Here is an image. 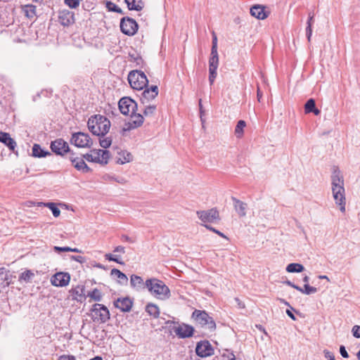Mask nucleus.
<instances>
[{
    "mask_svg": "<svg viewBox=\"0 0 360 360\" xmlns=\"http://www.w3.org/2000/svg\"><path fill=\"white\" fill-rule=\"evenodd\" d=\"M110 274L119 278V283L122 285H125L128 282L127 276L117 269H112Z\"/></svg>",
    "mask_w": 360,
    "mask_h": 360,
    "instance_id": "nucleus-33",
    "label": "nucleus"
},
{
    "mask_svg": "<svg viewBox=\"0 0 360 360\" xmlns=\"http://www.w3.org/2000/svg\"><path fill=\"white\" fill-rule=\"evenodd\" d=\"M246 126V123L244 120H239L235 128V134L238 138L242 137L243 134V129Z\"/></svg>",
    "mask_w": 360,
    "mask_h": 360,
    "instance_id": "nucleus-38",
    "label": "nucleus"
},
{
    "mask_svg": "<svg viewBox=\"0 0 360 360\" xmlns=\"http://www.w3.org/2000/svg\"><path fill=\"white\" fill-rule=\"evenodd\" d=\"M14 278L15 276L13 275L9 270L4 267L0 268V292L13 283Z\"/></svg>",
    "mask_w": 360,
    "mask_h": 360,
    "instance_id": "nucleus-16",
    "label": "nucleus"
},
{
    "mask_svg": "<svg viewBox=\"0 0 360 360\" xmlns=\"http://www.w3.org/2000/svg\"><path fill=\"white\" fill-rule=\"evenodd\" d=\"M250 14L259 20H264L267 18V13L264 11V7L261 5H255L250 8Z\"/></svg>",
    "mask_w": 360,
    "mask_h": 360,
    "instance_id": "nucleus-27",
    "label": "nucleus"
},
{
    "mask_svg": "<svg viewBox=\"0 0 360 360\" xmlns=\"http://www.w3.org/2000/svg\"><path fill=\"white\" fill-rule=\"evenodd\" d=\"M74 153H70V160L72 166L78 171L83 173H88L91 171L90 167L86 164L82 157H75Z\"/></svg>",
    "mask_w": 360,
    "mask_h": 360,
    "instance_id": "nucleus-17",
    "label": "nucleus"
},
{
    "mask_svg": "<svg viewBox=\"0 0 360 360\" xmlns=\"http://www.w3.org/2000/svg\"><path fill=\"white\" fill-rule=\"evenodd\" d=\"M304 112L306 114L313 112L315 115H319L321 111L316 108V103L314 98L309 99L304 104Z\"/></svg>",
    "mask_w": 360,
    "mask_h": 360,
    "instance_id": "nucleus-28",
    "label": "nucleus"
},
{
    "mask_svg": "<svg viewBox=\"0 0 360 360\" xmlns=\"http://www.w3.org/2000/svg\"><path fill=\"white\" fill-rule=\"evenodd\" d=\"M332 193L337 205L340 206L342 212H345L346 199L345 195L344 179L340 170L337 167H333L331 175Z\"/></svg>",
    "mask_w": 360,
    "mask_h": 360,
    "instance_id": "nucleus-1",
    "label": "nucleus"
},
{
    "mask_svg": "<svg viewBox=\"0 0 360 360\" xmlns=\"http://www.w3.org/2000/svg\"><path fill=\"white\" fill-rule=\"evenodd\" d=\"M139 28L135 20L129 17H124L120 20V30L122 32L127 36L134 35Z\"/></svg>",
    "mask_w": 360,
    "mask_h": 360,
    "instance_id": "nucleus-8",
    "label": "nucleus"
},
{
    "mask_svg": "<svg viewBox=\"0 0 360 360\" xmlns=\"http://www.w3.org/2000/svg\"><path fill=\"white\" fill-rule=\"evenodd\" d=\"M32 155L36 158H44L47 155H51V153L43 149L40 145L34 143L32 146Z\"/></svg>",
    "mask_w": 360,
    "mask_h": 360,
    "instance_id": "nucleus-29",
    "label": "nucleus"
},
{
    "mask_svg": "<svg viewBox=\"0 0 360 360\" xmlns=\"http://www.w3.org/2000/svg\"><path fill=\"white\" fill-rule=\"evenodd\" d=\"M118 105L121 113L124 115L133 114L137 109V103L129 97L122 98Z\"/></svg>",
    "mask_w": 360,
    "mask_h": 360,
    "instance_id": "nucleus-10",
    "label": "nucleus"
},
{
    "mask_svg": "<svg viewBox=\"0 0 360 360\" xmlns=\"http://www.w3.org/2000/svg\"><path fill=\"white\" fill-rule=\"evenodd\" d=\"M340 353L341 354V356L343 357V358H348L349 357V354L345 349V347L343 346V345H341L340 347Z\"/></svg>",
    "mask_w": 360,
    "mask_h": 360,
    "instance_id": "nucleus-52",
    "label": "nucleus"
},
{
    "mask_svg": "<svg viewBox=\"0 0 360 360\" xmlns=\"http://www.w3.org/2000/svg\"><path fill=\"white\" fill-rule=\"evenodd\" d=\"M122 240L123 241H125V242H129V243H134V240L133 239H131V238H129L128 236L127 235H122V237H121Z\"/></svg>",
    "mask_w": 360,
    "mask_h": 360,
    "instance_id": "nucleus-57",
    "label": "nucleus"
},
{
    "mask_svg": "<svg viewBox=\"0 0 360 360\" xmlns=\"http://www.w3.org/2000/svg\"><path fill=\"white\" fill-rule=\"evenodd\" d=\"M59 21L63 26H69L75 22V14L68 10H63L59 12Z\"/></svg>",
    "mask_w": 360,
    "mask_h": 360,
    "instance_id": "nucleus-21",
    "label": "nucleus"
},
{
    "mask_svg": "<svg viewBox=\"0 0 360 360\" xmlns=\"http://www.w3.org/2000/svg\"><path fill=\"white\" fill-rule=\"evenodd\" d=\"M100 146L103 148H108L112 143V139L110 137H106L99 139Z\"/></svg>",
    "mask_w": 360,
    "mask_h": 360,
    "instance_id": "nucleus-43",
    "label": "nucleus"
},
{
    "mask_svg": "<svg viewBox=\"0 0 360 360\" xmlns=\"http://www.w3.org/2000/svg\"><path fill=\"white\" fill-rule=\"evenodd\" d=\"M50 148L53 153L58 155H64L67 153H71L68 143L63 139H57L51 141Z\"/></svg>",
    "mask_w": 360,
    "mask_h": 360,
    "instance_id": "nucleus-12",
    "label": "nucleus"
},
{
    "mask_svg": "<svg viewBox=\"0 0 360 360\" xmlns=\"http://www.w3.org/2000/svg\"><path fill=\"white\" fill-rule=\"evenodd\" d=\"M286 314L289 317H290L292 320H296V318L295 315L292 314V312L290 309L286 310Z\"/></svg>",
    "mask_w": 360,
    "mask_h": 360,
    "instance_id": "nucleus-60",
    "label": "nucleus"
},
{
    "mask_svg": "<svg viewBox=\"0 0 360 360\" xmlns=\"http://www.w3.org/2000/svg\"><path fill=\"white\" fill-rule=\"evenodd\" d=\"M352 335L354 337H355L356 338H360V326H357V325L353 326V328L352 329Z\"/></svg>",
    "mask_w": 360,
    "mask_h": 360,
    "instance_id": "nucleus-49",
    "label": "nucleus"
},
{
    "mask_svg": "<svg viewBox=\"0 0 360 360\" xmlns=\"http://www.w3.org/2000/svg\"><path fill=\"white\" fill-rule=\"evenodd\" d=\"M131 160V155L130 153H127L126 157H124V162H130Z\"/></svg>",
    "mask_w": 360,
    "mask_h": 360,
    "instance_id": "nucleus-62",
    "label": "nucleus"
},
{
    "mask_svg": "<svg viewBox=\"0 0 360 360\" xmlns=\"http://www.w3.org/2000/svg\"><path fill=\"white\" fill-rule=\"evenodd\" d=\"M22 11L25 13V15L31 19L36 16V10L37 8L35 6L32 4H27L22 7Z\"/></svg>",
    "mask_w": 360,
    "mask_h": 360,
    "instance_id": "nucleus-32",
    "label": "nucleus"
},
{
    "mask_svg": "<svg viewBox=\"0 0 360 360\" xmlns=\"http://www.w3.org/2000/svg\"><path fill=\"white\" fill-rule=\"evenodd\" d=\"M110 126V120L99 114L91 116L87 122L89 131L98 136H104L109 131Z\"/></svg>",
    "mask_w": 360,
    "mask_h": 360,
    "instance_id": "nucleus-2",
    "label": "nucleus"
},
{
    "mask_svg": "<svg viewBox=\"0 0 360 360\" xmlns=\"http://www.w3.org/2000/svg\"><path fill=\"white\" fill-rule=\"evenodd\" d=\"M144 108L143 113L146 117L153 116L156 110V105L154 104H143Z\"/></svg>",
    "mask_w": 360,
    "mask_h": 360,
    "instance_id": "nucleus-37",
    "label": "nucleus"
},
{
    "mask_svg": "<svg viewBox=\"0 0 360 360\" xmlns=\"http://www.w3.org/2000/svg\"><path fill=\"white\" fill-rule=\"evenodd\" d=\"M83 159L86 160L88 162H96V161H99L98 158H94V154L91 152V153H86L82 155Z\"/></svg>",
    "mask_w": 360,
    "mask_h": 360,
    "instance_id": "nucleus-45",
    "label": "nucleus"
},
{
    "mask_svg": "<svg viewBox=\"0 0 360 360\" xmlns=\"http://www.w3.org/2000/svg\"><path fill=\"white\" fill-rule=\"evenodd\" d=\"M51 283L56 287H65L70 281V275L67 272H57L51 277Z\"/></svg>",
    "mask_w": 360,
    "mask_h": 360,
    "instance_id": "nucleus-13",
    "label": "nucleus"
},
{
    "mask_svg": "<svg viewBox=\"0 0 360 360\" xmlns=\"http://www.w3.org/2000/svg\"><path fill=\"white\" fill-rule=\"evenodd\" d=\"M70 141L78 148H90L93 144L89 135L84 132L72 134Z\"/></svg>",
    "mask_w": 360,
    "mask_h": 360,
    "instance_id": "nucleus-9",
    "label": "nucleus"
},
{
    "mask_svg": "<svg viewBox=\"0 0 360 360\" xmlns=\"http://www.w3.org/2000/svg\"><path fill=\"white\" fill-rule=\"evenodd\" d=\"M288 286H290L291 288H293L294 289H296L297 290H300V287L297 285H295L294 283L291 282L290 281H286L285 283Z\"/></svg>",
    "mask_w": 360,
    "mask_h": 360,
    "instance_id": "nucleus-55",
    "label": "nucleus"
},
{
    "mask_svg": "<svg viewBox=\"0 0 360 360\" xmlns=\"http://www.w3.org/2000/svg\"><path fill=\"white\" fill-rule=\"evenodd\" d=\"M128 81L134 89L142 90L148 84L145 73L141 70H132L128 75Z\"/></svg>",
    "mask_w": 360,
    "mask_h": 360,
    "instance_id": "nucleus-4",
    "label": "nucleus"
},
{
    "mask_svg": "<svg viewBox=\"0 0 360 360\" xmlns=\"http://www.w3.org/2000/svg\"><path fill=\"white\" fill-rule=\"evenodd\" d=\"M146 311L150 316H152L154 318H158L160 315L159 307L156 304L152 303H149L146 305Z\"/></svg>",
    "mask_w": 360,
    "mask_h": 360,
    "instance_id": "nucleus-34",
    "label": "nucleus"
},
{
    "mask_svg": "<svg viewBox=\"0 0 360 360\" xmlns=\"http://www.w3.org/2000/svg\"><path fill=\"white\" fill-rule=\"evenodd\" d=\"M313 22H314V15H311L309 14L308 20H307V26L306 27V35H307V39L309 41H310L311 37L312 34L311 27H312Z\"/></svg>",
    "mask_w": 360,
    "mask_h": 360,
    "instance_id": "nucleus-39",
    "label": "nucleus"
},
{
    "mask_svg": "<svg viewBox=\"0 0 360 360\" xmlns=\"http://www.w3.org/2000/svg\"><path fill=\"white\" fill-rule=\"evenodd\" d=\"M115 307L119 309L122 312H129L133 306V300L129 297L117 298L114 301Z\"/></svg>",
    "mask_w": 360,
    "mask_h": 360,
    "instance_id": "nucleus-19",
    "label": "nucleus"
},
{
    "mask_svg": "<svg viewBox=\"0 0 360 360\" xmlns=\"http://www.w3.org/2000/svg\"><path fill=\"white\" fill-rule=\"evenodd\" d=\"M44 206L49 207L55 217H58L60 214V210L56 207L54 202H39L38 206Z\"/></svg>",
    "mask_w": 360,
    "mask_h": 360,
    "instance_id": "nucleus-35",
    "label": "nucleus"
},
{
    "mask_svg": "<svg viewBox=\"0 0 360 360\" xmlns=\"http://www.w3.org/2000/svg\"><path fill=\"white\" fill-rule=\"evenodd\" d=\"M219 65V55L217 51H211L209 59V82L212 85L217 77V70Z\"/></svg>",
    "mask_w": 360,
    "mask_h": 360,
    "instance_id": "nucleus-11",
    "label": "nucleus"
},
{
    "mask_svg": "<svg viewBox=\"0 0 360 360\" xmlns=\"http://www.w3.org/2000/svg\"><path fill=\"white\" fill-rule=\"evenodd\" d=\"M199 107H200V120H201L202 122L203 123L204 122V120L202 119V115L204 113V111L202 110V103H201V99H200V101H199Z\"/></svg>",
    "mask_w": 360,
    "mask_h": 360,
    "instance_id": "nucleus-58",
    "label": "nucleus"
},
{
    "mask_svg": "<svg viewBox=\"0 0 360 360\" xmlns=\"http://www.w3.org/2000/svg\"><path fill=\"white\" fill-rule=\"evenodd\" d=\"M87 296L96 302H100L102 300V294L97 288H94L92 291L89 292Z\"/></svg>",
    "mask_w": 360,
    "mask_h": 360,
    "instance_id": "nucleus-40",
    "label": "nucleus"
},
{
    "mask_svg": "<svg viewBox=\"0 0 360 360\" xmlns=\"http://www.w3.org/2000/svg\"><path fill=\"white\" fill-rule=\"evenodd\" d=\"M198 218L202 221L203 224L207 223H214L219 221L220 217L219 211L217 208H212L207 210H199L196 212Z\"/></svg>",
    "mask_w": 360,
    "mask_h": 360,
    "instance_id": "nucleus-7",
    "label": "nucleus"
},
{
    "mask_svg": "<svg viewBox=\"0 0 360 360\" xmlns=\"http://www.w3.org/2000/svg\"><path fill=\"white\" fill-rule=\"evenodd\" d=\"M300 292L305 295H311L317 292V288L309 285L307 283L304 285V288L300 287V290H298Z\"/></svg>",
    "mask_w": 360,
    "mask_h": 360,
    "instance_id": "nucleus-41",
    "label": "nucleus"
},
{
    "mask_svg": "<svg viewBox=\"0 0 360 360\" xmlns=\"http://www.w3.org/2000/svg\"><path fill=\"white\" fill-rule=\"evenodd\" d=\"M105 257L106 259L109 260V261H113V262H115L118 264H123L124 262H121L119 260V259L116 257V256H114L112 255V254H105Z\"/></svg>",
    "mask_w": 360,
    "mask_h": 360,
    "instance_id": "nucleus-47",
    "label": "nucleus"
},
{
    "mask_svg": "<svg viewBox=\"0 0 360 360\" xmlns=\"http://www.w3.org/2000/svg\"><path fill=\"white\" fill-rule=\"evenodd\" d=\"M131 286L137 291H141L146 288V282L143 281V278L137 275H131L130 278Z\"/></svg>",
    "mask_w": 360,
    "mask_h": 360,
    "instance_id": "nucleus-25",
    "label": "nucleus"
},
{
    "mask_svg": "<svg viewBox=\"0 0 360 360\" xmlns=\"http://www.w3.org/2000/svg\"><path fill=\"white\" fill-rule=\"evenodd\" d=\"M211 51H217V37L214 32H212V43Z\"/></svg>",
    "mask_w": 360,
    "mask_h": 360,
    "instance_id": "nucleus-48",
    "label": "nucleus"
},
{
    "mask_svg": "<svg viewBox=\"0 0 360 360\" xmlns=\"http://www.w3.org/2000/svg\"><path fill=\"white\" fill-rule=\"evenodd\" d=\"M34 277V274L31 270H25V271L22 272L19 277H18V281L22 283H30Z\"/></svg>",
    "mask_w": 360,
    "mask_h": 360,
    "instance_id": "nucleus-31",
    "label": "nucleus"
},
{
    "mask_svg": "<svg viewBox=\"0 0 360 360\" xmlns=\"http://www.w3.org/2000/svg\"><path fill=\"white\" fill-rule=\"evenodd\" d=\"M105 7L109 11H112L121 14L123 13L122 10L112 1H107L105 2Z\"/></svg>",
    "mask_w": 360,
    "mask_h": 360,
    "instance_id": "nucleus-42",
    "label": "nucleus"
},
{
    "mask_svg": "<svg viewBox=\"0 0 360 360\" xmlns=\"http://www.w3.org/2000/svg\"><path fill=\"white\" fill-rule=\"evenodd\" d=\"M58 360H75V356L73 355H61Z\"/></svg>",
    "mask_w": 360,
    "mask_h": 360,
    "instance_id": "nucleus-54",
    "label": "nucleus"
},
{
    "mask_svg": "<svg viewBox=\"0 0 360 360\" xmlns=\"http://www.w3.org/2000/svg\"><path fill=\"white\" fill-rule=\"evenodd\" d=\"M235 301H236V303L238 304V305L239 308L243 309V308H244V307H245L244 304H243V303L240 300V299H239V298L236 297V298H235Z\"/></svg>",
    "mask_w": 360,
    "mask_h": 360,
    "instance_id": "nucleus-59",
    "label": "nucleus"
},
{
    "mask_svg": "<svg viewBox=\"0 0 360 360\" xmlns=\"http://www.w3.org/2000/svg\"><path fill=\"white\" fill-rule=\"evenodd\" d=\"M143 116L141 114L136 113V112L131 114L130 121L126 124V127H124L122 130V135H124V132L127 131L141 127L143 123Z\"/></svg>",
    "mask_w": 360,
    "mask_h": 360,
    "instance_id": "nucleus-15",
    "label": "nucleus"
},
{
    "mask_svg": "<svg viewBox=\"0 0 360 360\" xmlns=\"http://www.w3.org/2000/svg\"><path fill=\"white\" fill-rule=\"evenodd\" d=\"M64 3L70 8H76L79 5V1L77 0H64Z\"/></svg>",
    "mask_w": 360,
    "mask_h": 360,
    "instance_id": "nucleus-44",
    "label": "nucleus"
},
{
    "mask_svg": "<svg viewBox=\"0 0 360 360\" xmlns=\"http://www.w3.org/2000/svg\"><path fill=\"white\" fill-rule=\"evenodd\" d=\"M235 359H236L235 355L233 353H231L230 354V356H229V359L228 360H235Z\"/></svg>",
    "mask_w": 360,
    "mask_h": 360,
    "instance_id": "nucleus-64",
    "label": "nucleus"
},
{
    "mask_svg": "<svg viewBox=\"0 0 360 360\" xmlns=\"http://www.w3.org/2000/svg\"><path fill=\"white\" fill-rule=\"evenodd\" d=\"M146 286L152 295L160 299L166 300L170 296V290L165 283L158 278H152L146 281Z\"/></svg>",
    "mask_w": 360,
    "mask_h": 360,
    "instance_id": "nucleus-3",
    "label": "nucleus"
},
{
    "mask_svg": "<svg viewBox=\"0 0 360 360\" xmlns=\"http://www.w3.org/2000/svg\"><path fill=\"white\" fill-rule=\"evenodd\" d=\"M54 250L56 252H70V250H72V248L70 247H58L55 246Z\"/></svg>",
    "mask_w": 360,
    "mask_h": 360,
    "instance_id": "nucleus-50",
    "label": "nucleus"
},
{
    "mask_svg": "<svg viewBox=\"0 0 360 360\" xmlns=\"http://www.w3.org/2000/svg\"><path fill=\"white\" fill-rule=\"evenodd\" d=\"M234 208L240 217H243L246 215V210L248 208L247 203L237 199L235 197L231 198Z\"/></svg>",
    "mask_w": 360,
    "mask_h": 360,
    "instance_id": "nucleus-26",
    "label": "nucleus"
},
{
    "mask_svg": "<svg viewBox=\"0 0 360 360\" xmlns=\"http://www.w3.org/2000/svg\"><path fill=\"white\" fill-rule=\"evenodd\" d=\"M70 294L72 297V300L82 302L83 300H85L86 297L84 295V285H77L75 288H72L69 291Z\"/></svg>",
    "mask_w": 360,
    "mask_h": 360,
    "instance_id": "nucleus-23",
    "label": "nucleus"
},
{
    "mask_svg": "<svg viewBox=\"0 0 360 360\" xmlns=\"http://www.w3.org/2000/svg\"><path fill=\"white\" fill-rule=\"evenodd\" d=\"M91 152L94 154V158H98L99 161H96V163L101 165H106L110 158V153L106 150L94 149Z\"/></svg>",
    "mask_w": 360,
    "mask_h": 360,
    "instance_id": "nucleus-22",
    "label": "nucleus"
},
{
    "mask_svg": "<svg viewBox=\"0 0 360 360\" xmlns=\"http://www.w3.org/2000/svg\"><path fill=\"white\" fill-rule=\"evenodd\" d=\"M262 96V92L260 91L259 88L258 87V88H257V100H258V101H259V102H260V101H261Z\"/></svg>",
    "mask_w": 360,
    "mask_h": 360,
    "instance_id": "nucleus-61",
    "label": "nucleus"
},
{
    "mask_svg": "<svg viewBox=\"0 0 360 360\" xmlns=\"http://www.w3.org/2000/svg\"><path fill=\"white\" fill-rule=\"evenodd\" d=\"M203 226L208 230L217 233V235H219V236L222 237V238H226V236L223 233H221V231L215 229L214 227L211 226L210 225H208V224H203Z\"/></svg>",
    "mask_w": 360,
    "mask_h": 360,
    "instance_id": "nucleus-46",
    "label": "nucleus"
},
{
    "mask_svg": "<svg viewBox=\"0 0 360 360\" xmlns=\"http://www.w3.org/2000/svg\"><path fill=\"white\" fill-rule=\"evenodd\" d=\"M113 252H114L124 253V252H125L124 247L121 246V245L117 246V247L114 249Z\"/></svg>",
    "mask_w": 360,
    "mask_h": 360,
    "instance_id": "nucleus-56",
    "label": "nucleus"
},
{
    "mask_svg": "<svg viewBox=\"0 0 360 360\" xmlns=\"http://www.w3.org/2000/svg\"><path fill=\"white\" fill-rule=\"evenodd\" d=\"M174 332L179 338H190L193 335L194 328L191 326L187 324H182L177 327H174Z\"/></svg>",
    "mask_w": 360,
    "mask_h": 360,
    "instance_id": "nucleus-20",
    "label": "nucleus"
},
{
    "mask_svg": "<svg viewBox=\"0 0 360 360\" xmlns=\"http://www.w3.org/2000/svg\"><path fill=\"white\" fill-rule=\"evenodd\" d=\"M129 10L140 11L143 9L144 4L142 0H124Z\"/></svg>",
    "mask_w": 360,
    "mask_h": 360,
    "instance_id": "nucleus-30",
    "label": "nucleus"
},
{
    "mask_svg": "<svg viewBox=\"0 0 360 360\" xmlns=\"http://www.w3.org/2000/svg\"><path fill=\"white\" fill-rule=\"evenodd\" d=\"M304 269V266L298 263H290L286 267V271L289 273H300Z\"/></svg>",
    "mask_w": 360,
    "mask_h": 360,
    "instance_id": "nucleus-36",
    "label": "nucleus"
},
{
    "mask_svg": "<svg viewBox=\"0 0 360 360\" xmlns=\"http://www.w3.org/2000/svg\"><path fill=\"white\" fill-rule=\"evenodd\" d=\"M195 352L200 357H207L214 354V349L209 341L203 340L198 342Z\"/></svg>",
    "mask_w": 360,
    "mask_h": 360,
    "instance_id": "nucleus-14",
    "label": "nucleus"
},
{
    "mask_svg": "<svg viewBox=\"0 0 360 360\" xmlns=\"http://www.w3.org/2000/svg\"><path fill=\"white\" fill-rule=\"evenodd\" d=\"M0 142L4 143L11 151H14L16 147V142L6 132L0 131Z\"/></svg>",
    "mask_w": 360,
    "mask_h": 360,
    "instance_id": "nucleus-24",
    "label": "nucleus"
},
{
    "mask_svg": "<svg viewBox=\"0 0 360 360\" xmlns=\"http://www.w3.org/2000/svg\"><path fill=\"white\" fill-rule=\"evenodd\" d=\"M71 259L77 261L81 264L84 263L85 262V258L84 257H82L80 255H72L70 257Z\"/></svg>",
    "mask_w": 360,
    "mask_h": 360,
    "instance_id": "nucleus-51",
    "label": "nucleus"
},
{
    "mask_svg": "<svg viewBox=\"0 0 360 360\" xmlns=\"http://www.w3.org/2000/svg\"><path fill=\"white\" fill-rule=\"evenodd\" d=\"M158 95V88L156 85H153L149 89H145L140 98L141 104H148L150 102L154 100Z\"/></svg>",
    "mask_w": 360,
    "mask_h": 360,
    "instance_id": "nucleus-18",
    "label": "nucleus"
},
{
    "mask_svg": "<svg viewBox=\"0 0 360 360\" xmlns=\"http://www.w3.org/2000/svg\"><path fill=\"white\" fill-rule=\"evenodd\" d=\"M323 353H324V356H325L328 360H332V359H335L334 354H333L332 352H329V351H328V350L325 349V350L323 351Z\"/></svg>",
    "mask_w": 360,
    "mask_h": 360,
    "instance_id": "nucleus-53",
    "label": "nucleus"
},
{
    "mask_svg": "<svg viewBox=\"0 0 360 360\" xmlns=\"http://www.w3.org/2000/svg\"><path fill=\"white\" fill-rule=\"evenodd\" d=\"M91 315L93 321L100 323H106L110 318L108 309L105 305L97 303L92 306Z\"/></svg>",
    "mask_w": 360,
    "mask_h": 360,
    "instance_id": "nucleus-6",
    "label": "nucleus"
},
{
    "mask_svg": "<svg viewBox=\"0 0 360 360\" xmlns=\"http://www.w3.org/2000/svg\"><path fill=\"white\" fill-rule=\"evenodd\" d=\"M192 317L202 327L210 331L215 330L216 323L214 319L205 311L195 309L192 314Z\"/></svg>",
    "mask_w": 360,
    "mask_h": 360,
    "instance_id": "nucleus-5",
    "label": "nucleus"
},
{
    "mask_svg": "<svg viewBox=\"0 0 360 360\" xmlns=\"http://www.w3.org/2000/svg\"><path fill=\"white\" fill-rule=\"evenodd\" d=\"M134 61L137 65H139L141 62H142V58L141 57H136L134 58Z\"/></svg>",
    "mask_w": 360,
    "mask_h": 360,
    "instance_id": "nucleus-63",
    "label": "nucleus"
}]
</instances>
